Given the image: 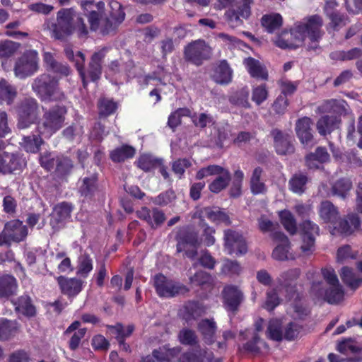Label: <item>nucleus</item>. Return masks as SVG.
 <instances>
[{
  "label": "nucleus",
  "mask_w": 362,
  "mask_h": 362,
  "mask_svg": "<svg viewBox=\"0 0 362 362\" xmlns=\"http://www.w3.org/2000/svg\"><path fill=\"white\" fill-rule=\"evenodd\" d=\"M263 170L261 167H256L252 173L250 181V190L252 194L257 195L267 192V187L264 182L261 181Z\"/></svg>",
  "instance_id": "obj_39"
},
{
  "label": "nucleus",
  "mask_w": 362,
  "mask_h": 362,
  "mask_svg": "<svg viewBox=\"0 0 362 362\" xmlns=\"http://www.w3.org/2000/svg\"><path fill=\"white\" fill-rule=\"evenodd\" d=\"M192 165L190 160L187 158H179L175 160L172 165V170L173 173L178 175L179 179H181L187 168Z\"/></svg>",
  "instance_id": "obj_64"
},
{
  "label": "nucleus",
  "mask_w": 362,
  "mask_h": 362,
  "mask_svg": "<svg viewBox=\"0 0 362 362\" xmlns=\"http://www.w3.org/2000/svg\"><path fill=\"white\" fill-rule=\"evenodd\" d=\"M212 56V48L204 40L199 39L188 43L184 48V57L189 62L197 66Z\"/></svg>",
  "instance_id": "obj_8"
},
{
  "label": "nucleus",
  "mask_w": 362,
  "mask_h": 362,
  "mask_svg": "<svg viewBox=\"0 0 362 362\" xmlns=\"http://www.w3.org/2000/svg\"><path fill=\"white\" fill-rule=\"evenodd\" d=\"M136 216L154 230L160 228L166 220L165 213L156 207L151 209L143 206L136 211Z\"/></svg>",
  "instance_id": "obj_20"
},
{
  "label": "nucleus",
  "mask_w": 362,
  "mask_h": 362,
  "mask_svg": "<svg viewBox=\"0 0 362 362\" xmlns=\"http://www.w3.org/2000/svg\"><path fill=\"white\" fill-rule=\"evenodd\" d=\"M43 30L49 33L51 37L64 41L76 31L79 37H86L88 29L83 18L76 16L71 9L62 8L57 12L56 21L46 19Z\"/></svg>",
  "instance_id": "obj_2"
},
{
  "label": "nucleus",
  "mask_w": 362,
  "mask_h": 362,
  "mask_svg": "<svg viewBox=\"0 0 362 362\" xmlns=\"http://www.w3.org/2000/svg\"><path fill=\"white\" fill-rule=\"evenodd\" d=\"M259 341L260 337L259 334L254 333L252 339L245 343L241 348L239 347V350L246 353L258 354L260 353V348L257 345Z\"/></svg>",
  "instance_id": "obj_60"
},
{
  "label": "nucleus",
  "mask_w": 362,
  "mask_h": 362,
  "mask_svg": "<svg viewBox=\"0 0 362 362\" xmlns=\"http://www.w3.org/2000/svg\"><path fill=\"white\" fill-rule=\"evenodd\" d=\"M180 342L183 345L194 346L198 339L194 331L189 329H182L178 334Z\"/></svg>",
  "instance_id": "obj_59"
},
{
  "label": "nucleus",
  "mask_w": 362,
  "mask_h": 362,
  "mask_svg": "<svg viewBox=\"0 0 362 362\" xmlns=\"http://www.w3.org/2000/svg\"><path fill=\"white\" fill-rule=\"evenodd\" d=\"M189 283L202 290H211L214 286V278L206 272L199 270L189 277Z\"/></svg>",
  "instance_id": "obj_33"
},
{
  "label": "nucleus",
  "mask_w": 362,
  "mask_h": 362,
  "mask_svg": "<svg viewBox=\"0 0 362 362\" xmlns=\"http://www.w3.org/2000/svg\"><path fill=\"white\" fill-rule=\"evenodd\" d=\"M208 350V349H201L198 345L194 350L183 353L181 356V361L182 362H204Z\"/></svg>",
  "instance_id": "obj_46"
},
{
  "label": "nucleus",
  "mask_w": 362,
  "mask_h": 362,
  "mask_svg": "<svg viewBox=\"0 0 362 362\" xmlns=\"http://www.w3.org/2000/svg\"><path fill=\"white\" fill-rule=\"evenodd\" d=\"M319 216L325 223L330 224L332 235L349 236L361 226V220L357 214H348L341 218L337 207L328 200L321 202Z\"/></svg>",
  "instance_id": "obj_3"
},
{
  "label": "nucleus",
  "mask_w": 362,
  "mask_h": 362,
  "mask_svg": "<svg viewBox=\"0 0 362 362\" xmlns=\"http://www.w3.org/2000/svg\"><path fill=\"white\" fill-rule=\"evenodd\" d=\"M224 247L229 255H244L247 252V245L244 237L232 229L224 230Z\"/></svg>",
  "instance_id": "obj_15"
},
{
  "label": "nucleus",
  "mask_w": 362,
  "mask_h": 362,
  "mask_svg": "<svg viewBox=\"0 0 362 362\" xmlns=\"http://www.w3.org/2000/svg\"><path fill=\"white\" fill-rule=\"evenodd\" d=\"M244 178L243 172L238 169L233 173V180L229 189V195L231 198H238L242 194V185Z\"/></svg>",
  "instance_id": "obj_54"
},
{
  "label": "nucleus",
  "mask_w": 362,
  "mask_h": 362,
  "mask_svg": "<svg viewBox=\"0 0 362 362\" xmlns=\"http://www.w3.org/2000/svg\"><path fill=\"white\" fill-rule=\"evenodd\" d=\"M93 268V260L90 255L86 252H81L76 261V275L79 277L86 278Z\"/></svg>",
  "instance_id": "obj_36"
},
{
  "label": "nucleus",
  "mask_w": 362,
  "mask_h": 362,
  "mask_svg": "<svg viewBox=\"0 0 362 362\" xmlns=\"http://www.w3.org/2000/svg\"><path fill=\"white\" fill-rule=\"evenodd\" d=\"M209 184V190L214 194H218L226 189L231 181V174L229 170L223 168V170Z\"/></svg>",
  "instance_id": "obj_32"
},
{
  "label": "nucleus",
  "mask_w": 362,
  "mask_h": 362,
  "mask_svg": "<svg viewBox=\"0 0 362 362\" xmlns=\"http://www.w3.org/2000/svg\"><path fill=\"white\" fill-rule=\"evenodd\" d=\"M198 330L203 336V339L207 344H212L215 339L214 335L216 331V322L213 320H202L197 325Z\"/></svg>",
  "instance_id": "obj_35"
},
{
  "label": "nucleus",
  "mask_w": 362,
  "mask_h": 362,
  "mask_svg": "<svg viewBox=\"0 0 362 362\" xmlns=\"http://www.w3.org/2000/svg\"><path fill=\"white\" fill-rule=\"evenodd\" d=\"M37 103L33 98H25L18 107V127L25 129L37 119Z\"/></svg>",
  "instance_id": "obj_14"
},
{
  "label": "nucleus",
  "mask_w": 362,
  "mask_h": 362,
  "mask_svg": "<svg viewBox=\"0 0 362 362\" xmlns=\"http://www.w3.org/2000/svg\"><path fill=\"white\" fill-rule=\"evenodd\" d=\"M176 252L180 253L188 246H199V233L192 226L182 228L176 235Z\"/></svg>",
  "instance_id": "obj_18"
},
{
  "label": "nucleus",
  "mask_w": 362,
  "mask_h": 362,
  "mask_svg": "<svg viewBox=\"0 0 362 362\" xmlns=\"http://www.w3.org/2000/svg\"><path fill=\"white\" fill-rule=\"evenodd\" d=\"M185 318L186 320H191L201 317L204 313L203 305L198 301L192 300L187 302L185 306Z\"/></svg>",
  "instance_id": "obj_47"
},
{
  "label": "nucleus",
  "mask_w": 362,
  "mask_h": 362,
  "mask_svg": "<svg viewBox=\"0 0 362 362\" xmlns=\"http://www.w3.org/2000/svg\"><path fill=\"white\" fill-rule=\"evenodd\" d=\"M24 165V161L13 153L4 152L0 154V173L3 175L21 170Z\"/></svg>",
  "instance_id": "obj_22"
},
{
  "label": "nucleus",
  "mask_w": 362,
  "mask_h": 362,
  "mask_svg": "<svg viewBox=\"0 0 362 362\" xmlns=\"http://www.w3.org/2000/svg\"><path fill=\"white\" fill-rule=\"evenodd\" d=\"M323 23L322 17L318 14L305 17L302 21L294 23L290 28V40L279 37L275 44L281 49H296L302 47L308 37L310 43L307 49L315 50L319 47L318 43L325 33L322 29Z\"/></svg>",
  "instance_id": "obj_1"
},
{
  "label": "nucleus",
  "mask_w": 362,
  "mask_h": 362,
  "mask_svg": "<svg viewBox=\"0 0 362 362\" xmlns=\"http://www.w3.org/2000/svg\"><path fill=\"white\" fill-rule=\"evenodd\" d=\"M73 209V204L66 202L59 203L53 207L49 215V225L54 233L65 227L66 221L71 218Z\"/></svg>",
  "instance_id": "obj_12"
},
{
  "label": "nucleus",
  "mask_w": 362,
  "mask_h": 362,
  "mask_svg": "<svg viewBox=\"0 0 362 362\" xmlns=\"http://www.w3.org/2000/svg\"><path fill=\"white\" fill-rule=\"evenodd\" d=\"M67 113L64 105H55L44 113L43 122L39 127V132L46 138L61 129L65 121Z\"/></svg>",
  "instance_id": "obj_6"
},
{
  "label": "nucleus",
  "mask_w": 362,
  "mask_h": 362,
  "mask_svg": "<svg viewBox=\"0 0 362 362\" xmlns=\"http://www.w3.org/2000/svg\"><path fill=\"white\" fill-rule=\"evenodd\" d=\"M233 71L226 60H222L214 69L213 80L221 85L228 84L232 80Z\"/></svg>",
  "instance_id": "obj_30"
},
{
  "label": "nucleus",
  "mask_w": 362,
  "mask_h": 362,
  "mask_svg": "<svg viewBox=\"0 0 362 362\" xmlns=\"http://www.w3.org/2000/svg\"><path fill=\"white\" fill-rule=\"evenodd\" d=\"M16 321L0 319V340H7L17 332Z\"/></svg>",
  "instance_id": "obj_52"
},
{
  "label": "nucleus",
  "mask_w": 362,
  "mask_h": 362,
  "mask_svg": "<svg viewBox=\"0 0 362 362\" xmlns=\"http://www.w3.org/2000/svg\"><path fill=\"white\" fill-rule=\"evenodd\" d=\"M73 167V162L68 157L57 156L55 173L58 176H66L71 172Z\"/></svg>",
  "instance_id": "obj_53"
},
{
  "label": "nucleus",
  "mask_w": 362,
  "mask_h": 362,
  "mask_svg": "<svg viewBox=\"0 0 362 362\" xmlns=\"http://www.w3.org/2000/svg\"><path fill=\"white\" fill-rule=\"evenodd\" d=\"M249 95L247 87H244L231 94L228 100L233 105L250 109L251 108V104L249 102Z\"/></svg>",
  "instance_id": "obj_41"
},
{
  "label": "nucleus",
  "mask_w": 362,
  "mask_h": 362,
  "mask_svg": "<svg viewBox=\"0 0 362 362\" xmlns=\"http://www.w3.org/2000/svg\"><path fill=\"white\" fill-rule=\"evenodd\" d=\"M344 296V291L340 284L330 286L325 292V300L329 304H338Z\"/></svg>",
  "instance_id": "obj_48"
},
{
  "label": "nucleus",
  "mask_w": 362,
  "mask_h": 362,
  "mask_svg": "<svg viewBox=\"0 0 362 362\" xmlns=\"http://www.w3.org/2000/svg\"><path fill=\"white\" fill-rule=\"evenodd\" d=\"M341 119L334 115H323L317 122V129L321 136H326L339 128Z\"/></svg>",
  "instance_id": "obj_27"
},
{
  "label": "nucleus",
  "mask_w": 362,
  "mask_h": 362,
  "mask_svg": "<svg viewBox=\"0 0 362 362\" xmlns=\"http://www.w3.org/2000/svg\"><path fill=\"white\" fill-rule=\"evenodd\" d=\"M176 198L173 190H166L153 198V202L156 205L165 206L173 202Z\"/></svg>",
  "instance_id": "obj_61"
},
{
  "label": "nucleus",
  "mask_w": 362,
  "mask_h": 362,
  "mask_svg": "<svg viewBox=\"0 0 362 362\" xmlns=\"http://www.w3.org/2000/svg\"><path fill=\"white\" fill-rule=\"evenodd\" d=\"M15 310L20 314L28 317H32L35 315V307L32 303L31 298L27 296H22L13 302Z\"/></svg>",
  "instance_id": "obj_37"
},
{
  "label": "nucleus",
  "mask_w": 362,
  "mask_h": 362,
  "mask_svg": "<svg viewBox=\"0 0 362 362\" xmlns=\"http://www.w3.org/2000/svg\"><path fill=\"white\" fill-rule=\"evenodd\" d=\"M160 158L151 153L141 154L135 161V165L145 173H149L157 169L160 163Z\"/></svg>",
  "instance_id": "obj_34"
},
{
  "label": "nucleus",
  "mask_w": 362,
  "mask_h": 362,
  "mask_svg": "<svg viewBox=\"0 0 362 362\" xmlns=\"http://www.w3.org/2000/svg\"><path fill=\"white\" fill-rule=\"evenodd\" d=\"M327 16L330 21L329 26L334 31H339L346 25V21L348 19L346 16L339 11L337 13H329Z\"/></svg>",
  "instance_id": "obj_56"
},
{
  "label": "nucleus",
  "mask_w": 362,
  "mask_h": 362,
  "mask_svg": "<svg viewBox=\"0 0 362 362\" xmlns=\"http://www.w3.org/2000/svg\"><path fill=\"white\" fill-rule=\"evenodd\" d=\"M153 286L157 295L160 298H171L178 295H184L189 291L187 286L168 279L162 273L155 275Z\"/></svg>",
  "instance_id": "obj_7"
},
{
  "label": "nucleus",
  "mask_w": 362,
  "mask_h": 362,
  "mask_svg": "<svg viewBox=\"0 0 362 362\" xmlns=\"http://www.w3.org/2000/svg\"><path fill=\"white\" fill-rule=\"evenodd\" d=\"M313 122L308 117H303L297 119L295 125V131L300 143L305 146L313 144Z\"/></svg>",
  "instance_id": "obj_21"
},
{
  "label": "nucleus",
  "mask_w": 362,
  "mask_h": 362,
  "mask_svg": "<svg viewBox=\"0 0 362 362\" xmlns=\"http://www.w3.org/2000/svg\"><path fill=\"white\" fill-rule=\"evenodd\" d=\"M267 337L268 339L273 341H282L284 335L280 320L277 319L269 320L267 330Z\"/></svg>",
  "instance_id": "obj_51"
},
{
  "label": "nucleus",
  "mask_w": 362,
  "mask_h": 362,
  "mask_svg": "<svg viewBox=\"0 0 362 362\" xmlns=\"http://www.w3.org/2000/svg\"><path fill=\"white\" fill-rule=\"evenodd\" d=\"M252 4L253 0H240L235 8L228 9L225 13L228 24L233 28L242 25L243 19H247L251 15Z\"/></svg>",
  "instance_id": "obj_13"
},
{
  "label": "nucleus",
  "mask_w": 362,
  "mask_h": 362,
  "mask_svg": "<svg viewBox=\"0 0 362 362\" xmlns=\"http://www.w3.org/2000/svg\"><path fill=\"white\" fill-rule=\"evenodd\" d=\"M223 170V167L218 165L213 164L209 165L206 167L200 168L196 173L195 178L197 180H201L208 176H213L219 175Z\"/></svg>",
  "instance_id": "obj_58"
},
{
  "label": "nucleus",
  "mask_w": 362,
  "mask_h": 362,
  "mask_svg": "<svg viewBox=\"0 0 362 362\" xmlns=\"http://www.w3.org/2000/svg\"><path fill=\"white\" fill-rule=\"evenodd\" d=\"M299 227L302 240L300 249L303 253L310 255L315 250V240L320 235V228L310 220L303 221Z\"/></svg>",
  "instance_id": "obj_11"
},
{
  "label": "nucleus",
  "mask_w": 362,
  "mask_h": 362,
  "mask_svg": "<svg viewBox=\"0 0 362 362\" xmlns=\"http://www.w3.org/2000/svg\"><path fill=\"white\" fill-rule=\"evenodd\" d=\"M269 91L265 83L261 84L252 88V100L257 105H260L268 98Z\"/></svg>",
  "instance_id": "obj_57"
},
{
  "label": "nucleus",
  "mask_w": 362,
  "mask_h": 362,
  "mask_svg": "<svg viewBox=\"0 0 362 362\" xmlns=\"http://www.w3.org/2000/svg\"><path fill=\"white\" fill-rule=\"evenodd\" d=\"M62 292L69 296H75L82 289L83 281L77 278H68L60 276L57 278Z\"/></svg>",
  "instance_id": "obj_24"
},
{
  "label": "nucleus",
  "mask_w": 362,
  "mask_h": 362,
  "mask_svg": "<svg viewBox=\"0 0 362 362\" xmlns=\"http://www.w3.org/2000/svg\"><path fill=\"white\" fill-rule=\"evenodd\" d=\"M329 160V154L327 148L318 146L315 152H311L305 156V164L309 170H317Z\"/></svg>",
  "instance_id": "obj_23"
},
{
  "label": "nucleus",
  "mask_w": 362,
  "mask_h": 362,
  "mask_svg": "<svg viewBox=\"0 0 362 362\" xmlns=\"http://www.w3.org/2000/svg\"><path fill=\"white\" fill-rule=\"evenodd\" d=\"M199 216L206 217L210 221L216 224L221 223H224L226 226H230L231 224L229 216L219 208L214 206L203 208L199 212Z\"/></svg>",
  "instance_id": "obj_25"
},
{
  "label": "nucleus",
  "mask_w": 362,
  "mask_h": 362,
  "mask_svg": "<svg viewBox=\"0 0 362 362\" xmlns=\"http://www.w3.org/2000/svg\"><path fill=\"white\" fill-rule=\"evenodd\" d=\"M39 69L38 53L35 50H28L18 57L13 71L16 77L23 79L33 76Z\"/></svg>",
  "instance_id": "obj_9"
},
{
  "label": "nucleus",
  "mask_w": 362,
  "mask_h": 362,
  "mask_svg": "<svg viewBox=\"0 0 362 362\" xmlns=\"http://www.w3.org/2000/svg\"><path fill=\"white\" fill-rule=\"evenodd\" d=\"M270 135L274 139V146L277 154L287 155L294 152L292 136L289 134L274 128L271 130Z\"/></svg>",
  "instance_id": "obj_19"
},
{
  "label": "nucleus",
  "mask_w": 362,
  "mask_h": 362,
  "mask_svg": "<svg viewBox=\"0 0 362 362\" xmlns=\"http://www.w3.org/2000/svg\"><path fill=\"white\" fill-rule=\"evenodd\" d=\"M135 329L133 324L128 325L124 327L122 323H116L115 325V339L117 340L119 349L125 352H130V346L125 343V340L129 338Z\"/></svg>",
  "instance_id": "obj_26"
},
{
  "label": "nucleus",
  "mask_w": 362,
  "mask_h": 362,
  "mask_svg": "<svg viewBox=\"0 0 362 362\" xmlns=\"http://www.w3.org/2000/svg\"><path fill=\"white\" fill-rule=\"evenodd\" d=\"M43 141L39 135H29L24 136L21 145L27 152L35 153L40 151Z\"/></svg>",
  "instance_id": "obj_49"
},
{
  "label": "nucleus",
  "mask_w": 362,
  "mask_h": 362,
  "mask_svg": "<svg viewBox=\"0 0 362 362\" xmlns=\"http://www.w3.org/2000/svg\"><path fill=\"white\" fill-rule=\"evenodd\" d=\"M32 88L44 101L62 100L65 98L59 87L58 80L47 74L35 78L32 83Z\"/></svg>",
  "instance_id": "obj_5"
},
{
  "label": "nucleus",
  "mask_w": 362,
  "mask_h": 362,
  "mask_svg": "<svg viewBox=\"0 0 362 362\" xmlns=\"http://www.w3.org/2000/svg\"><path fill=\"white\" fill-rule=\"evenodd\" d=\"M28 233V228L22 221L18 219L9 221L0 233V246H10L12 243L23 241Z\"/></svg>",
  "instance_id": "obj_10"
},
{
  "label": "nucleus",
  "mask_w": 362,
  "mask_h": 362,
  "mask_svg": "<svg viewBox=\"0 0 362 362\" xmlns=\"http://www.w3.org/2000/svg\"><path fill=\"white\" fill-rule=\"evenodd\" d=\"M16 96V90L5 79L0 80V103L10 105Z\"/></svg>",
  "instance_id": "obj_50"
},
{
  "label": "nucleus",
  "mask_w": 362,
  "mask_h": 362,
  "mask_svg": "<svg viewBox=\"0 0 362 362\" xmlns=\"http://www.w3.org/2000/svg\"><path fill=\"white\" fill-rule=\"evenodd\" d=\"M221 294L225 309L235 313L244 300L243 293L236 286L227 285L223 287Z\"/></svg>",
  "instance_id": "obj_17"
},
{
  "label": "nucleus",
  "mask_w": 362,
  "mask_h": 362,
  "mask_svg": "<svg viewBox=\"0 0 362 362\" xmlns=\"http://www.w3.org/2000/svg\"><path fill=\"white\" fill-rule=\"evenodd\" d=\"M272 239L277 243V245L272 251V257L278 261L294 259V257L289 252L291 242L288 238L281 231H275L271 233Z\"/></svg>",
  "instance_id": "obj_16"
},
{
  "label": "nucleus",
  "mask_w": 362,
  "mask_h": 362,
  "mask_svg": "<svg viewBox=\"0 0 362 362\" xmlns=\"http://www.w3.org/2000/svg\"><path fill=\"white\" fill-rule=\"evenodd\" d=\"M302 329V325L293 322H290L285 327L284 338L287 341H293L298 337Z\"/></svg>",
  "instance_id": "obj_63"
},
{
  "label": "nucleus",
  "mask_w": 362,
  "mask_h": 362,
  "mask_svg": "<svg viewBox=\"0 0 362 362\" xmlns=\"http://www.w3.org/2000/svg\"><path fill=\"white\" fill-rule=\"evenodd\" d=\"M336 350L342 354H347L349 351L351 354L361 355L362 346H359L354 338L348 337L338 341Z\"/></svg>",
  "instance_id": "obj_42"
},
{
  "label": "nucleus",
  "mask_w": 362,
  "mask_h": 362,
  "mask_svg": "<svg viewBox=\"0 0 362 362\" xmlns=\"http://www.w3.org/2000/svg\"><path fill=\"white\" fill-rule=\"evenodd\" d=\"M97 179L95 173L83 178L81 180V184L78 187L80 194L85 197H92L98 190Z\"/></svg>",
  "instance_id": "obj_38"
},
{
  "label": "nucleus",
  "mask_w": 362,
  "mask_h": 362,
  "mask_svg": "<svg viewBox=\"0 0 362 362\" xmlns=\"http://www.w3.org/2000/svg\"><path fill=\"white\" fill-rule=\"evenodd\" d=\"M136 153V149L129 145L124 144L121 147L115 148V162H124L132 158Z\"/></svg>",
  "instance_id": "obj_55"
},
{
  "label": "nucleus",
  "mask_w": 362,
  "mask_h": 362,
  "mask_svg": "<svg viewBox=\"0 0 362 362\" xmlns=\"http://www.w3.org/2000/svg\"><path fill=\"white\" fill-rule=\"evenodd\" d=\"M17 289L16 279L11 275H5L0 278V296L8 297L13 295Z\"/></svg>",
  "instance_id": "obj_45"
},
{
  "label": "nucleus",
  "mask_w": 362,
  "mask_h": 362,
  "mask_svg": "<svg viewBox=\"0 0 362 362\" xmlns=\"http://www.w3.org/2000/svg\"><path fill=\"white\" fill-rule=\"evenodd\" d=\"M244 64L251 77L263 81L268 80L267 70L259 60L250 57L245 59Z\"/></svg>",
  "instance_id": "obj_28"
},
{
  "label": "nucleus",
  "mask_w": 362,
  "mask_h": 362,
  "mask_svg": "<svg viewBox=\"0 0 362 362\" xmlns=\"http://www.w3.org/2000/svg\"><path fill=\"white\" fill-rule=\"evenodd\" d=\"M262 26L267 33H273L283 24V18L279 13L265 14L261 18Z\"/></svg>",
  "instance_id": "obj_40"
},
{
  "label": "nucleus",
  "mask_w": 362,
  "mask_h": 362,
  "mask_svg": "<svg viewBox=\"0 0 362 362\" xmlns=\"http://www.w3.org/2000/svg\"><path fill=\"white\" fill-rule=\"evenodd\" d=\"M43 61L48 70L64 76L69 75L71 70L68 65L60 63L55 59L54 54L50 52H45Z\"/></svg>",
  "instance_id": "obj_29"
},
{
  "label": "nucleus",
  "mask_w": 362,
  "mask_h": 362,
  "mask_svg": "<svg viewBox=\"0 0 362 362\" xmlns=\"http://www.w3.org/2000/svg\"><path fill=\"white\" fill-rule=\"evenodd\" d=\"M81 5L90 30L99 31L103 35L107 34L111 30L112 22L106 12L104 2L86 0Z\"/></svg>",
  "instance_id": "obj_4"
},
{
  "label": "nucleus",
  "mask_w": 362,
  "mask_h": 362,
  "mask_svg": "<svg viewBox=\"0 0 362 362\" xmlns=\"http://www.w3.org/2000/svg\"><path fill=\"white\" fill-rule=\"evenodd\" d=\"M339 274L343 283L352 290L357 289L362 284V278L356 276L351 268L343 267Z\"/></svg>",
  "instance_id": "obj_43"
},
{
  "label": "nucleus",
  "mask_w": 362,
  "mask_h": 362,
  "mask_svg": "<svg viewBox=\"0 0 362 362\" xmlns=\"http://www.w3.org/2000/svg\"><path fill=\"white\" fill-rule=\"evenodd\" d=\"M309 180L310 178L306 173H296L288 181V188L292 192L300 195L306 191Z\"/></svg>",
  "instance_id": "obj_31"
},
{
  "label": "nucleus",
  "mask_w": 362,
  "mask_h": 362,
  "mask_svg": "<svg viewBox=\"0 0 362 362\" xmlns=\"http://www.w3.org/2000/svg\"><path fill=\"white\" fill-rule=\"evenodd\" d=\"M351 187L352 183L350 180L341 178L335 182L332 189L334 194L344 198Z\"/></svg>",
  "instance_id": "obj_62"
},
{
  "label": "nucleus",
  "mask_w": 362,
  "mask_h": 362,
  "mask_svg": "<svg viewBox=\"0 0 362 362\" xmlns=\"http://www.w3.org/2000/svg\"><path fill=\"white\" fill-rule=\"evenodd\" d=\"M279 217L281 223L290 235H295L297 233L296 220L289 210L284 209L280 211L279 212Z\"/></svg>",
  "instance_id": "obj_44"
}]
</instances>
